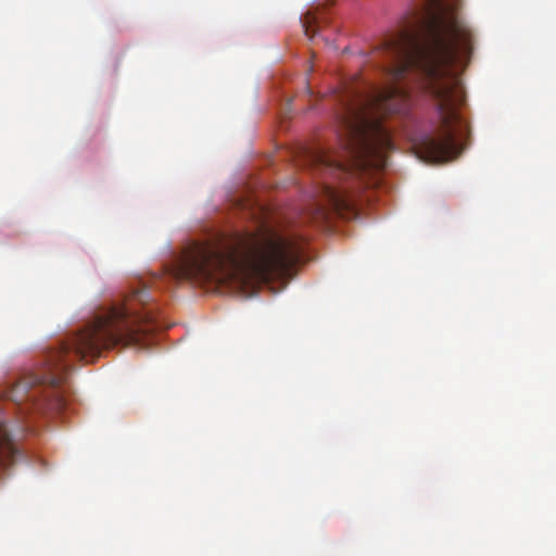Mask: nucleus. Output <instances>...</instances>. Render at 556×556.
Instances as JSON below:
<instances>
[{
    "instance_id": "nucleus-7",
    "label": "nucleus",
    "mask_w": 556,
    "mask_h": 556,
    "mask_svg": "<svg viewBox=\"0 0 556 556\" xmlns=\"http://www.w3.org/2000/svg\"><path fill=\"white\" fill-rule=\"evenodd\" d=\"M27 429H28V428H27L26 426H23V425H21V426H20V430H21V431H25V430H27Z\"/></svg>"
},
{
    "instance_id": "nucleus-6",
    "label": "nucleus",
    "mask_w": 556,
    "mask_h": 556,
    "mask_svg": "<svg viewBox=\"0 0 556 556\" xmlns=\"http://www.w3.org/2000/svg\"><path fill=\"white\" fill-rule=\"evenodd\" d=\"M302 23L305 35L312 39L317 33L313 26V24L315 23L314 17L308 13L306 14L305 20Z\"/></svg>"
},
{
    "instance_id": "nucleus-1",
    "label": "nucleus",
    "mask_w": 556,
    "mask_h": 556,
    "mask_svg": "<svg viewBox=\"0 0 556 556\" xmlns=\"http://www.w3.org/2000/svg\"><path fill=\"white\" fill-rule=\"evenodd\" d=\"M417 24V28L402 30L383 42L393 79L390 85H351L337 93L340 149H308L304 160L307 166L336 177L352 168L383 169L393 142L382 117L404 113L410 103V87L401 84L402 79H408L435 102L439 129L414 144L418 159L442 163L462 152L456 137L466 134L468 126L458 113L465 101L459 73L470 62L473 30L454 7L442 0H419Z\"/></svg>"
},
{
    "instance_id": "nucleus-4",
    "label": "nucleus",
    "mask_w": 556,
    "mask_h": 556,
    "mask_svg": "<svg viewBox=\"0 0 556 556\" xmlns=\"http://www.w3.org/2000/svg\"><path fill=\"white\" fill-rule=\"evenodd\" d=\"M316 198V211L320 218H326L329 211L344 215L354 210V203L350 195L330 182L320 185Z\"/></svg>"
},
{
    "instance_id": "nucleus-3",
    "label": "nucleus",
    "mask_w": 556,
    "mask_h": 556,
    "mask_svg": "<svg viewBox=\"0 0 556 556\" xmlns=\"http://www.w3.org/2000/svg\"><path fill=\"white\" fill-rule=\"evenodd\" d=\"M301 257L295 241L269 231L219 232L208 240L188 243L166 273L175 280L225 285L253 277L286 276Z\"/></svg>"
},
{
    "instance_id": "nucleus-2",
    "label": "nucleus",
    "mask_w": 556,
    "mask_h": 556,
    "mask_svg": "<svg viewBox=\"0 0 556 556\" xmlns=\"http://www.w3.org/2000/svg\"><path fill=\"white\" fill-rule=\"evenodd\" d=\"M149 301L148 289L139 283L123 299L100 307L83 329L49 352L39 372L23 376L7 394L17 407L18 422L33 414L65 409L67 402L63 384L73 359L92 362L104 350L138 345L141 324L152 320L148 313L141 314L138 306H144Z\"/></svg>"
},
{
    "instance_id": "nucleus-5",
    "label": "nucleus",
    "mask_w": 556,
    "mask_h": 556,
    "mask_svg": "<svg viewBox=\"0 0 556 556\" xmlns=\"http://www.w3.org/2000/svg\"><path fill=\"white\" fill-rule=\"evenodd\" d=\"M17 448L7 428V420L0 408V467H7L14 463Z\"/></svg>"
}]
</instances>
